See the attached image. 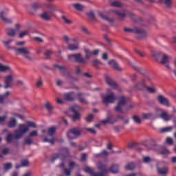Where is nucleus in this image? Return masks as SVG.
<instances>
[{
  "label": "nucleus",
  "mask_w": 176,
  "mask_h": 176,
  "mask_svg": "<svg viewBox=\"0 0 176 176\" xmlns=\"http://www.w3.org/2000/svg\"><path fill=\"white\" fill-rule=\"evenodd\" d=\"M30 128H36V125L34 122H28L25 124H21L19 125V130L14 131V135L12 134H8L6 138V141L10 143L14 140H21L25 134L30 131Z\"/></svg>",
  "instance_id": "obj_1"
},
{
  "label": "nucleus",
  "mask_w": 176,
  "mask_h": 176,
  "mask_svg": "<svg viewBox=\"0 0 176 176\" xmlns=\"http://www.w3.org/2000/svg\"><path fill=\"white\" fill-rule=\"evenodd\" d=\"M98 170L101 172H94V169L87 167L85 168V172L89 173L91 176H105L108 173L107 166L103 162L98 163Z\"/></svg>",
  "instance_id": "obj_2"
},
{
  "label": "nucleus",
  "mask_w": 176,
  "mask_h": 176,
  "mask_svg": "<svg viewBox=\"0 0 176 176\" xmlns=\"http://www.w3.org/2000/svg\"><path fill=\"white\" fill-rule=\"evenodd\" d=\"M11 50H14L15 54L19 55L23 54V56L25 57L26 60L28 61H32V57L30 53L29 50L27 47H22V48H13Z\"/></svg>",
  "instance_id": "obj_3"
},
{
  "label": "nucleus",
  "mask_w": 176,
  "mask_h": 176,
  "mask_svg": "<svg viewBox=\"0 0 176 176\" xmlns=\"http://www.w3.org/2000/svg\"><path fill=\"white\" fill-rule=\"evenodd\" d=\"M67 60L69 61H77L79 63H85V58L82 56L81 54H69L67 55Z\"/></svg>",
  "instance_id": "obj_4"
},
{
  "label": "nucleus",
  "mask_w": 176,
  "mask_h": 176,
  "mask_svg": "<svg viewBox=\"0 0 176 176\" xmlns=\"http://www.w3.org/2000/svg\"><path fill=\"white\" fill-rule=\"evenodd\" d=\"M104 103L111 104L116 100V97L113 92H110L107 95L102 96Z\"/></svg>",
  "instance_id": "obj_5"
},
{
  "label": "nucleus",
  "mask_w": 176,
  "mask_h": 176,
  "mask_svg": "<svg viewBox=\"0 0 176 176\" xmlns=\"http://www.w3.org/2000/svg\"><path fill=\"white\" fill-rule=\"evenodd\" d=\"M124 32H135L136 34H140V38H146V36H148V33L146 31L138 29V28H135V29L133 30V29H131L129 28H124Z\"/></svg>",
  "instance_id": "obj_6"
},
{
  "label": "nucleus",
  "mask_w": 176,
  "mask_h": 176,
  "mask_svg": "<svg viewBox=\"0 0 176 176\" xmlns=\"http://www.w3.org/2000/svg\"><path fill=\"white\" fill-rule=\"evenodd\" d=\"M126 102H127L126 97L121 96L120 98H119L118 105L116 107V111L123 113L122 107L125 106V104H126Z\"/></svg>",
  "instance_id": "obj_7"
},
{
  "label": "nucleus",
  "mask_w": 176,
  "mask_h": 176,
  "mask_svg": "<svg viewBox=\"0 0 176 176\" xmlns=\"http://www.w3.org/2000/svg\"><path fill=\"white\" fill-rule=\"evenodd\" d=\"M14 75L12 74L6 76L4 81L6 83V85H4V88L9 89L12 87V83L14 82Z\"/></svg>",
  "instance_id": "obj_8"
},
{
  "label": "nucleus",
  "mask_w": 176,
  "mask_h": 176,
  "mask_svg": "<svg viewBox=\"0 0 176 176\" xmlns=\"http://www.w3.org/2000/svg\"><path fill=\"white\" fill-rule=\"evenodd\" d=\"M56 133V128L52 127L49 129V136L52 137L51 140H49L47 138L43 139V142H49L50 144H54V142H55V139L54 138V135H55Z\"/></svg>",
  "instance_id": "obj_9"
},
{
  "label": "nucleus",
  "mask_w": 176,
  "mask_h": 176,
  "mask_svg": "<svg viewBox=\"0 0 176 176\" xmlns=\"http://www.w3.org/2000/svg\"><path fill=\"white\" fill-rule=\"evenodd\" d=\"M78 135H80V131L76 128L72 129L67 133V137L69 140H74Z\"/></svg>",
  "instance_id": "obj_10"
},
{
  "label": "nucleus",
  "mask_w": 176,
  "mask_h": 176,
  "mask_svg": "<svg viewBox=\"0 0 176 176\" xmlns=\"http://www.w3.org/2000/svg\"><path fill=\"white\" fill-rule=\"evenodd\" d=\"M80 108L77 104H74L73 107H72V112H73V120L76 121L78 120L80 118V114L78 113L80 111Z\"/></svg>",
  "instance_id": "obj_11"
},
{
  "label": "nucleus",
  "mask_w": 176,
  "mask_h": 176,
  "mask_svg": "<svg viewBox=\"0 0 176 176\" xmlns=\"http://www.w3.org/2000/svg\"><path fill=\"white\" fill-rule=\"evenodd\" d=\"M157 99H158V102H160V104H162V106H166V107H168L170 106V101L165 96H158Z\"/></svg>",
  "instance_id": "obj_12"
},
{
  "label": "nucleus",
  "mask_w": 176,
  "mask_h": 176,
  "mask_svg": "<svg viewBox=\"0 0 176 176\" xmlns=\"http://www.w3.org/2000/svg\"><path fill=\"white\" fill-rule=\"evenodd\" d=\"M76 166H77V164L74 162L69 163V168H66L64 169V175L66 176H71V173H72V169H74Z\"/></svg>",
  "instance_id": "obj_13"
},
{
  "label": "nucleus",
  "mask_w": 176,
  "mask_h": 176,
  "mask_svg": "<svg viewBox=\"0 0 176 176\" xmlns=\"http://www.w3.org/2000/svg\"><path fill=\"white\" fill-rule=\"evenodd\" d=\"M105 81L106 83L109 85L110 87H111L112 89H118V85L116 82L113 81L109 76H105Z\"/></svg>",
  "instance_id": "obj_14"
},
{
  "label": "nucleus",
  "mask_w": 176,
  "mask_h": 176,
  "mask_svg": "<svg viewBox=\"0 0 176 176\" xmlns=\"http://www.w3.org/2000/svg\"><path fill=\"white\" fill-rule=\"evenodd\" d=\"M158 111H160V113H162L160 114V117L162 118V119L166 122L170 120L173 118L172 116L168 115L167 111H164L161 109L158 110Z\"/></svg>",
  "instance_id": "obj_15"
},
{
  "label": "nucleus",
  "mask_w": 176,
  "mask_h": 176,
  "mask_svg": "<svg viewBox=\"0 0 176 176\" xmlns=\"http://www.w3.org/2000/svg\"><path fill=\"white\" fill-rule=\"evenodd\" d=\"M41 19L45 21H50L52 20V12H43L40 14Z\"/></svg>",
  "instance_id": "obj_16"
},
{
  "label": "nucleus",
  "mask_w": 176,
  "mask_h": 176,
  "mask_svg": "<svg viewBox=\"0 0 176 176\" xmlns=\"http://www.w3.org/2000/svg\"><path fill=\"white\" fill-rule=\"evenodd\" d=\"M6 33L8 36H10L11 38H14L16 36L17 30L16 29L8 28V29H6Z\"/></svg>",
  "instance_id": "obj_17"
},
{
  "label": "nucleus",
  "mask_w": 176,
  "mask_h": 176,
  "mask_svg": "<svg viewBox=\"0 0 176 176\" xmlns=\"http://www.w3.org/2000/svg\"><path fill=\"white\" fill-rule=\"evenodd\" d=\"M116 122H118V120H116V116H108V118L106 120L101 121V122L103 123L104 124H113Z\"/></svg>",
  "instance_id": "obj_18"
},
{
  "label": "nucleus",
  "mask_w": 176,
  "mask_h": 176,
  "mask_svg": "<svg viewBox=\"0 0 176 176\" xmlns=\"http://www.w3.org/2000/svg\"><path fill=\"white\" fill-rule=\"evenodd\" d=\"M108 65L111 66V67H113V69H116V71H122V68L120 67V65H118V62H116V60H110L109 62H108Z\"/></svg>",
  "instance_id": "obj_19"
},
{
  "label": "nucleus",
  "mask_w": 176,
  "mask_h": 176,
  "mask_svg": "<svg viewBox=\"0 0 176 176\" xmlns=\"http://www.w3.org/2000/svg\"><path fill=\"white\" fill-rule=\"evenodd\" d=\"M8 14V10H4L3 11H1L0 12V19H1L2 21L6 22V23H12V20L11 19H8L6 16Z\"/></svg>",
  "instance_id": "obj_20"
},
{
  "label": "nucleus",
  "mask_w": 176,
  "mask_h": 176,
  "mask_svg": "<svg viewBox=\"0 0 176 176\" xmlns=\"http://www.w3.org/2000/svg\"><path fill=\"white\" fill-rule=\"evenodd\" d=\"M60 153H62V155H60V157L62 158V161L63 162L65 159H66V157L69 155V148H61Z\"/></svg>",
  "instance_id": "obj_21"
},
{
  "label": "nucleus",
  "mask_w": 176,
  "mask_h": 176,
  "mask_svg": "<svg viewBox=\"0 0 176 176\" xmlns=\"http://www.w3.org/2000/svg\"><path fill=\"white\" fill-rule=\"evenodd\" d=\"M12 94V92L8 91L3 95L0 96V104L4 103V101L8 99V98Z\"/></svg>",
  "instance_id": "obj_22"
},
{
  "label": "nucleus",
  "mask_w": 176,
  "mask_h": 176,
  "mask_svg": "<svg viewBox=\"0 0 176 176\" xmlns=\"http://www.w3.org/2000/svg\"><path fill=\"white\" fill-rule=\"evenodd\" d=\"M170 60V57L168 56L166 54H162V60H160V63H162V65H167Z\"/></svg>",
  "instance_id": "obj_23"
},
{
  "label": "nucleus",
  "mask_w": 176,
  "mask_h": 176,
  "mask_svg": "<svg viewBox=\"0 0 176 176\" xmlns=\"http://www.w3.org/2000/svg\"><path fill=\"white\" fill-rule=\"evenodd\" d=\"M158 3L164 4L168 8H170V7H172L173 0H158Z\"/></svg>",
  "instance_id": "obj_24"
},
{
  "label": "nucleus",
  "mask_w": 176,
  "mask_h": 176,
  "mask_svg": "<svg viewBox=\"0 0 176 176\" xmlns=\"http://www.w3.org/2000/svg\"><path fill=\"white\" fill-rule=\"evenodd\" d=\"M14 41V40L12 39H10V40H8V41H2V43L3 44V45L8 48V50H12V49H14L15 47H12L10 46V45H12V43Z\"/></svg>",
  "instance_id": "obj_25"
},
{
  "label": "nucleus",
  "mask_w": 176,
  "mask_h": 176,
  "mask_svg": "<svg viewBox=\"0 0 176 176\" xmlns=\"http://www.w3.org/2000/svg\"><path fill=\"white\" fill-rule=\"evenodd\" d=\"M73 95H74V92H69L64 96L65 100L67 101H74V98H73Z\"/></svg>",
  "instance_id": "obj_26"
},
{
  "label": "nucleus",
  "mask_w": 176,
  "mask_h": 176,
  "mask_svg": "<svg viewBox=\"0 0 176 176\" xmlns=\"http://www.w3.org/2000/svg\"><path fill=\"white\" fill-rule=\"evenodd\" d=\"M163 53L160 52L159 51H152L151 52V56L155 58V60L159 59L160 56H163Z\"/></svg>",
  "instance_id": "obj_27"
},
{
  "label": "nucleus",
  "mask_w": 176,
  "mask_h": 176,
  "mask_svg": "<svg viewBox=\"0 0 176 176\" xmlns=\"http://www.w3.org/2000/svg\"><path fill=\"white\" fill-rule=\"evenodd\" d=\"M99 16L101 17L102 19H103L105 21H107L109 23H112L114 21V19H109V17L106 16L104 14H103L101 12H99Z\"/></svg>",
  "instance_id": "obj_28"
},
{
  "label": "nucleus",
  "mask_w": 176,
  "mask_h": 176,
  "mask_svg": "<svg viewBox=\"0 0 176 176\" xmlns=\"http://www.w3.org/2000/svg\"><path fill=\"white\" fill-rule=\"evenodd\" d=\"M72 6L76 9V10L79 12L83 11V10L85 8V6L80 3L72 4Z\"/></svg>",
  "instance_id": "obj_29"
},
{
  "label": "nucleus",
  "mask_w": 176,
  "mask_h": 176,
  "mask_svg": "<svg viewBox=\"0 0 176 176\" xmlns=\"http://www.w3.org/2000/svg\"><path fill=\"white\" fill-rule=\"evenodd\" d=\"M77 98L82 104H87V100H86V99L83 98V94H82L81 93L77 94Z\"/></svg>",
  "instance_id": "obj_30"
},
{
  "label": "nucleus",
  "mask_w": 176,
  "mask_h": 176,
  "mask_svg": "<svg viewBox=\"0 0 176 176\" xmlns=\"http://www.w3.org/2000/svg\"><path fill=\"white\" fill-rule=\"evenodd\" d=\"M8 71H10V67L9 66L2 65L0 63V72L6 73V72H8Z\"/></svg>",
  "instance_id": "obj_31"
},
{
  "label": "nucleus",
  "mask_w": 176,
  "mask_h": 176,
  "mask_svg": "<svg viewBox=\"0 0 176 176\" xmlns=\"http://www.w3.org/2000/svg\"><path fill=\"white\" fill-rule=\"evenodd\" d=\"M120 170V166L118 165H113L110 167V172L113 174H118V170Z\"/></svg>",
  "instance_id": "obj_32"
},
{
  "label": "nucleus",
  "mask_w": 176,
  "mask_h": 176,
  "mask_svg": "<svg viewBox=\"0 0 176 176\" xmlns=\"http://www.w3.org/2000/svg\"><path fill=\"white\" fill-rule=\"evenodd\" d=\"M174 129L173 126H166L160 129V133H170Z\"/></svg>",
  "instance_id": "obj_33"
},
{
  "label": "nucleus",
  "mask_w": 176,
  "mask_h": 176,
  "mask_svg": "<svg viewBox=\"0 0 176 176\" xmlns=\"http://www.w3.org/2000/svg\"><path fill=\"white\" fill-rule=\"evenodd\" d=\"M84 52H85L86 59H89L90 58H91L92 56H94L92 54V51L89 49L84 50Z\"/></svg>",
  "instance_id": "obj_34"
},
{
  "label": "nucleus",
  "mask_w": 176,
  "mask_h": 176,
  "mask_svg": "<svg viewBox=\"0 0 176 176\" xmlns=\"http://www.w3.org/2000/svg\"><path fill=\"white\" fill-rule=\"evenodd\" d=\"M158 173L162 175H166L168 174V168H157Z\"/></svg>",
  "instance_id": "obj_35"
},
{
  "label": "nucleus",
  "mask_w": 176,
  "mask_h": 176,
  "mask_svg": "<svg viewBox=\"0 0 176 176\" xmlns=\"http://www.w3.org/2000/svg\"><path fill=\"white\" fill-rule=\"evenodd\" d=\"M103 63L100 62V60H93V66L96 67L97 69H100V66H102Z\"/></svg>",
  "instance_id": "obj_36"
},
{
  "label": "nucleus",
  "mask_w": 176,
  "mask_h": 176,
  "mask_svg": "<svg viewBox=\"0 0 176 176\" xmlns=\"http://www.w3.org/2000/svg\"><path fill=\"white\" fill-rule=\"evenodd\" d=\"M67 49L70 51H76L79 50V46L78 45L69 44L67 45Z\"/></svg>",
  "instance_id": "obj_37"
},
{
  "label": "nucleus",
  "mask_w": 176,
  "mask_h": 176,
  "mask_svg": "<svg viewBox=\"0 0 176 176\" xmlns=\"http://www.w3.org/2000/svg\"><path fill=\"white\" fill-rule=\"evenodd\" d=\"M45 109H47V111H49L50 113H52V111H53L54 107L50 102H45Z\"/></svg>",
  "instance_id": "obj_38"
},
{
  "label": "nucleus",
  "mask_w": 176,
  "mask_h": 176,
  "mask_svg": "<svg viewBox=\"0 0 176 176\" xmlns=\"http://www.w3.org/2000/svg\"><path fill=\"white\" fill-rule=\"evenodd\" d=\"M145 87H146V85L144 84V81H142V82H140L135 85L136 90H142Z\"/></svg>",
  "instance_id": "obj_39"
},
{
  "label": "nucleus",
  "mask_w": 176,
  "mask_h": 176,
  "mask_svg": "<svg viewBox=\"0 0 176 176\" xmlns=\"http://www.w3.org/2000/svg\"><path fill=\"white\" fill-rule=\"evenodd\" d=\"M129 14V12H121L120 11H116V14L120 17L121 19H124L125 16H126Z\"/></svg>",
  "instance_id": "obj_40"
},
{
  "label": "nucleus",
  "mask_w": 176,
  "mask_h": 176,
  "mask_svg": "<svg viewBox=\"0 0 176 176\" xmlns=\"http://www.w3.org/2000/svg\"><path fill=\"white\" fill-rule=\"evenodd\" d=\"M135 168V162H131L129 164H127L126 166H125V168H126L128 170H133Z\"/></svg>",
  "instance_id": "obj_41"
},
{
  "label": "nucleus",
  "mask_w": 176,
  "mask_h": 176,
  "mask_svg": "<svg viewBox=\"0 0 176 176\" xmlns=\"http://www.w3.org/2000/svg\"><path fill=\"white\" fill-rule=\"evenodd\" d=\"M16 125V119L11 118L10 122H8V126L10 128H14Z\"/></svg>",
  "instance_id": "obj_42"
},
{
  "label": "nucleus",
  "mask_w": 176,
  "mask_h": 176,
  "mask_svg": "<svg viewBox=\"0 0 176 176\" xmlns=\"http://www.w3.org/2000/svg\"><path fill=\"white\" fill-rule=\"evenodd\" d=\"M29 32H30V30H24V31L21 32L19 33V38H23L25 37V36L29 35Z\"/></svg>",
  "instance_id": "obj_43"
},
{
  "label": "nucleus",
  "mask_w": 176,
  "mask_h": 176,
  "mask_svg": "<svg viewBox=\"0 0 176 176\" xmlns=\"http://www.w3.org/2000/svg\"><path fill=\"white\" fill-rule=\"evenodd\" d=\"M117 119L120 120H123L125 124H127L129 123V119L128 117H122L120 116H117Z\"/></svg>",
  "instance_id": "obj_44"
},
{
  "label": "nucleus",
  "mask_w": 176,
  "mask_h": 176,
  "mask_svg": "<svg viewBox=\"0 0 176 176\" xmlns=\"http://www.w3.org/2000/svg\"><path fill=\"white\" fill-rule=\"evenodd\" d=\"M27 166H29V161L23 160V162H21V166H16V169H19L21 167H27Z\"/></svg>",
  "instance_id": "obj_45"
},
{
  "label": "nucleus",
  "mask_w": 176,
  "mask_h": 176,
  "mask_svg": "<svg viewBox=\"0 0 176 176\" xmlns=\"http://www.w3.org/2000/svg\"><path fill=\"white\" fill-rule=\"evenodd\" d=\"M146 91H147V93L153 94L157 91V89H155V87H147Z\"/></svg>",
  "instance_id": "obj_46"
},
{
  "label": "nucleus",
  "mask_w": 176,
  "mask_h": 176,
  "mask_svg": "<svg viewBox=\"0 0 176 176\" xmlns=\"http://www.w3.org/2000/svg\"><path fill=\"white\" fill-rule=\"evenodd\" d=\"M160 155H167L170 154V151L168 148H164L160 151Z\"/></svg>",
  "instance_id": "obj_47"
},
{
  "label": "nucleus",
  "mask_w": 176,
  "mask_h": 176,
  "mask_svg": "<svg viewBox=\"0 0 176 176\" xmlns=\"http://www.w3.org/2000/svg\"><path fill=\"white\" fill-rule=\"evenodd\" d=\"M152 118H153V113H143L142 114V118L144 120L152 119Z\"/></svg>",
  "instance_id": "obj_48"
},
{
  "label": "nucleus",
  "mask_w": 176,
  "mask_h": 176,
  "mask_svg": "<svg viewBox=\"0 0 176 176\" xmlns=\"http://www.w3.org/2000/svg\"><path fill=\"white\" fill-rule=\"evenodd\" d=\"M4 166V170L8 172V170H10V169H12V164H10V163H6V164H4L3 165Z\"/></svg>",
  "instance_id": "obj_49"
},
{
  "label": "nucleus",
  "mask_w": 176,
  "mask_h": 176,
  "mask_svg": "<svg viewBox=\"0 0 176 176\" xmlns=\"http://www.w3.org/2000/svg\"><path fill=\"white\" fill-rule=\"evenodd\" d=\"M41 6V3H35L32 4V8L34 9V10H38V8H40Z\"/></svg>",
  "instance_id": "obj_50"
},
{
  "label": "nucleus",
  "mask_w": 176,
  "mask_h": 176,
  "mask_svg": "<svg viewBox=\"0 0 176 176\" xmlns=\"http://www.w3.org/2000/svg\"><path fill=\"white\" fill-rule=\"evenodd\" d=\"M133 121H134V122H135L138 124H142V119L138 118V116H133Z\"/></svg>",
  "instance_id": "obj_51"
},
{
  "label": "nucleus",
  "mask_w": 176,
  "mask_h": 176,
  "mask_svg": "<svg viewBox=\"0 0 176 176\" xmlns=\"http://www.w3.org/2000/svg\"><path fill=\"white\" fill-rule=\"evenodd\" d=\"M47 8L49 9L50 10H51L50 12H56L57 9L56 8V7L52 6L51 4L47 5Z\"/></svg>",
  "instance_id": "obj_52"
},
{
  "label": "nucleus",
  "mask_w": 176,
  "mask_h": 176,
  "mask_svg": "<svg viewBox=\"0 0 176 176\" xmlns=\"http://www.w3.org/2000/svg\"><path fill=\"white\" fill-rule=\"evenodd\" d=\"M142 161H143L144 163L148 164V163H150V162H151L152 160L151 159L150 157L144 156V157H143V158H142Z\"/></svg>",
  "instance_id": "obj_53"
},
{
  "label": "nucleus",
  "mask_w": 176,
  "mask_h": 176,
  "mask_svg": "<svg viewBox=\"0 0 176 176\" xmlns=\"http://www.w3.org/2000/svg\"><path fill=\"white\" fill-rule=\"evenodd\" d=\"M62 19L67 25H71L72 23V21H69V19L65 16H63Z\"/></svg>",
  "instance_id": "obj_54"
},
{
  "label": "nucleus",
  "mask_w": 176,
  "mask_h": 176,
  "mask_svg": "<svg viewBox=\"0 0 176 176\" xmlns=\"http://www.w3.org/2000/svg\"><path fill=\"white\" fill-rule=\"evenodd\" d=\"M111 6L113 7L120 8V7H122V3L115 1H112Z\"/></svg>",
  "instance_id": "obj_55"
},
{
  "label": "nucleus",
  "mask_w": 176,
  "mask_h": 176,
  "mask_svg": "<svg viewBox=\"0 0 176 176\" xmlns=\"http://www.w3.org/2000/svg\"><path fill=\"white\" fill-rule=\"evenodd\" d=\"M29 136L30 138H32V137H37L38 136V131H32L30 133V135Z\"/></svg>",
  "instance_id": "obj_56"
},
{
  "label": "nucleus",
  "mask_w": 176,
  "mask_h": 176,
  "mask_svg": "<svg viewBox=\"0 0 176 176\" xmlns=\"http://www.w3.org/2000/svg\"><path fill=\"white\" fill-rule=\"evenodd\" d=\"M32 144V140L30 138H27L25 139V144L31 145Z\"/></svg>",
  "instance_id": "obj_57"
},
{
  "label": "nucleus",
  "mask_w": 176,
  "mask_h": 176,
  "mask_svg": "<svg viewBox=\"0 0 176 176\" xmlns=\"http://www.w3.org/2000/svg\"><path fill=\"white\" fill-rule=\"evenodd\" d=\"M43 85V80L41 78L37 80V81L36 82V86L37 87H42Z\"/></svg>",
  "instance_id": "obj_58"
},
{
  "label": "nucleus",
  "mask_w": 176,
  "mask_h": 176,
  "mask_svg": "<svg viewBox=\"0 0 176 176\" xmlns=\"http://www.w3.org/2000/svg\"><path fill=\"white\" fill-rule=\"evenodd\" d=\"M55 67L56 69H58V70H60L62 72L66 70V67H65L64 66H60L58 65H56Z\"/></svg>",
  "instance_id": "obj_59"
},
{
  "label": "nucleus",
  "mask_w": 176,
  "mask_h": 176,
  "mask_svg": "<svg viewBox=\"0 0 176 176\" xmlns=\"http://www.w3.org/2000/svg\"><path fill=\"white\" fill-rule=\"evenodd\" d=\"M108 153L106 150H104L103 151H102L101 154H98L96 155V157H98L100 155H104V156H107L108 155Z\"/></svg>",
  "instance_id": "obj_60"
},
{
  "label": "nucleus",
  "mask_w": 176,
  "mask_h": 176,
  "mask_svg": "<svg viewBox=\"0 0 176 176\" xmlns=\"http://www.w3.org/2000/svg\"><path fill=\"white\" fill-rule=\"evenodd\" d=\"M52 54H53V52L50 50H49L45 52V57L49 58L50 56H51V55Z\"/></svg>",
  "instance_id": "obj_61"
},
{
  "label": "nucleus",
  "mask_w": 176,
  "mask_h": 176,
  "mask_svg": "<svg viewBox=\"0 0 176 176\" xmlns=\"http://www.w3.org/2000/svg\"><path fill=\"white\" fill-rule=\"evenodd\" d=\"M6 118H8V116H6L0 117V124H3L4 123V122L6 121Z\"/></svg>",
  "instance_id": "obj_62"
},
{
  "label": "nucleus",
  "mask_w": 176,
  "mask_h": 176,
  "mask_svg": "<svg viewBox=\"0 0 176 176\" xmlns=\"http://www.w3.org/2000/svg\"><path fill=\"white\" fill-rule=\"evenodd\" d=\"M94 116L93 115H89L88 116H87L86 118V121L88 122H90L93 120V118Z\"/></svg>",
  "instance_id": "obj_63"
},
{
  "label": "nucleus",
  "mask_w": 176,
  "mask_h": 176,
  "mask_svg": "<svg viewBox=\"0 0 176 176\" xmlns=\"http://www.w3.org/2000/svg\"><path fill=\"white\" fill-rule=\"evenodd\" d=\"M87 15L89 16V18H90L91 19H94V18H95V14H94V13H93V12L88 13Z\"/></svg>",
  "instance_id": "obj_64"
}]
</instances>
